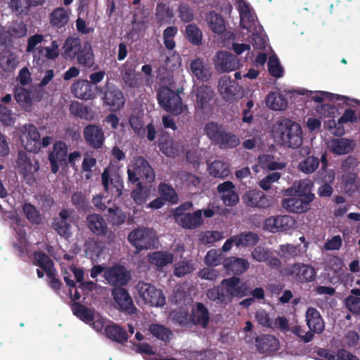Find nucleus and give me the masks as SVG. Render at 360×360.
I'll list each match as a JSON object with an SVG mask.
<instances>
[{
	"label": "nucleus",
	"instance_id": "412c9836",
	"mask_svg": "<svg viewBox=\"0 0 360 360\" xmlns=\"http://www.w3.org/2000/svg\"><path fill=\"white\" fill-rule=\"evenodd\" d=\"M104 277L110 285H124L130 278L129 274L121 266H115L104 271Z\"/></svg>",
	"mask_w": 360,
	"mask_h": 360
},
{
	"label": "nucleus",
	"instance_id": "72a5a7b5",
	"mask_svg": "<svg viewBox=\"0 0 360 360\" xmlns=\"http://www.w3.org/2000/svg\"><path fill=\"white\" fill-rule=\"evenodd\" d=\"M306 321L309 328L315 333H320L324 329V322L319 312L310 307L306 312Z\"/></svg>",
	"mask_w": 360,
	"mask_h": 360
},
{
	"label": "nucleus",
	"instance_id": "338daca9",
	"mask_svg": "<svg viewBox=\"0 0 360 360\" xmlns=\"http://www.w3.org/2000/svg\"><path fill=\"white\" fill-rule=\"evenodd\" d=\"M195 269L193 263L191 262L182 261L175 264L174 274L178 277L184 276L193 272Z\"/></svg>",
	"mask_w": 360,
	"mask_h": 360
},
{
	"label": "nucleus",
	"instance_id": "9d476101",
	"mask_svg": "<svg viewBox=\"0 0 360 360\" xmlns=\"http://www.w3.org/2000/svg\"><path fill=\"white\" fill-rule=\"evenodd\" d=\"M34 264L39 267V269H37L38 276L39 278L43 277L44 271L49 279L50 286L55 290L59 289L60 283L55 276L56 271L52 261L49 257L44 253L36 252L34 254Z\"/></svg>",
	"mask_w": 360,
	"mask_h": 360
},
{
	"label": "nucleus",
	"instance_id": "864d4df0",
	"mask_svg": "<svg viewBox=\"0 0 360 360\" xmlns=\"http://www.w3.org/2000/svg\"><path fill=\"white\" fill-rule=\"evenodd\" d=\"M259 165H256L253 167V169L255 172H259V167L270 170H276L282 169L285 166L283 163L274 162L272 157L270 155H263L259 157Z\"/></svg>",
	"mask_w": 360,
	"mask_h": 360
},
{
	"label": "nucleus",
	"instance_id": "f8f14e48",
	"mask_svg": "<svg viewBox=\"0 0 360 360\" xmlns=\"http://www.w3.org/2000/svg\"><path fill=\"white\" fill-rule=\"evenodd\" d=\"M160 105L167 111L179 115L183 112V105L179 95L167 87H161L158 94Z\"/></svg>",
	"mask_w": 360,
	"mask_h": 360
},
{
	"label": "nucleus",
	"instance_id": "2f4dec72",
	"mask_svg": "<svg viewBox=\"0 0 360 360\" xmlns=\"http://www.w3.org/2000/svg\"><path fill=\"white\" fill-rule=\"evenodd\" d=\"M256 347L261 353H271L278 349L279 342L274 336L262 335L256 339Z\"/></svg>",
	"mask_w": 360,
	"mask_h": 360
},
{
	"label": "nucleus",
	"instance_id": "cd10ccee",
	"mask_svg": "<svg viewBox=\"0 0 360 360\" xmlns=\"http://www.w3.org/2000/svg\"><path fill=\"white\" fill-rule=\"evenodd\" d=\"M112 294L116 304L118 307L128 313H134L136 310L133 304L131 298L127 292L123 288H114Z\"/></svg>",
	"mask_w": 360,
	"mask_h": 360
},
{
	"label": "nucleus",
	"instance_id": "e2e57ef3",
	"mask_svg": "<svg viewBox=\"0 0 360 360\" xmlns=\"http://www.w3.org/2000/svg\"><path fill=\"white\" fill-rule=\"evenodd\" d=\"M80 41L78 38L69 37L66 39L63 46L64 53L68 57H74L77 51Z\"/></svg>",
	"mask_w": 360,
	"mask_h": 360
},
{
	"label": "nucleus",
	"instance_id": "052dcab7",
	"mask_svg": "<svg viewBox=\"0 0 360 360\" xmlns=\"http://www.w3.org/2000/svg\"><path fill=\"white\" fill-rule=\"evenodd\" d=\"M217 143L223 148H233L239 144L240 140L236 135L224 131Z\"/></svg>",
	"mask_w": 360,
	"mask_h": 360
},
{
	"label": "nucleus",
	"instance_id": "603ef678",
	"mask_svg": "<svg viewBox=\"0 0 360 360\" xmlns=\"http://www.w3.org/2000/svg\"><path fill=\"white\" fill-rule=\"evenodd\" d=\"M104 251V245L101 242L90 241L86 244V254L93 261H98Z\"/></svg>",
	"mask_w": 360,
	"mask_h": 360
},
{
	"label": "nucleus",
	"instance_id": "aec40b11",
	"mask_svg": "<svg viewBox=\"0 0 360 360\" xmlns=\"http://www.w3.org/2000/svg\"><path fill=\"white\" fill-rule=\"evenodd\" d=\"M357 120V116L355 111L348 108L346 109L343 115L340 117L337 122L333 120H330L325 122V127L335 136H342L345 134L343 124L354 123Z\"/></svg>",
	"mask_w": 360,
	"mask_h": 360
},
{
	"label": "nucleus",
	"instance_id": "a19ab883",
	"mask_svg": "<svg viewBox=\"0 0 360 360\" xmlns=\"http://www.w3.org/2000/svg\"><path fill=\"white\" fill-rule=\"evenodd\" d=\"M352 142L345 139H332L328 143V148L337 155L347 153L352 150Z\"/></svg>",
	"mask_w": 360,
	"mask_h": 360
},
{
	"label": "nucleus",
	"instance_id": "39448f33",
	"mask_svg": "<svg viewBox=\"0 0 360 360\" xmlns=\"http://www.w3.org/2000/svg\"><path fill=\"white\" fill-rule=\"evenodd\" d=\"M297 93L300 95H305L308 101H314L321 103L326 101H342L349 106L360 105V101L352 99L348 97L338 94H333L323 91H309L305 89L297 90Z\"/></svg>",
	"mask_w": 360,
	"mask_h": 360
},
{
	"label": "nucleus",
	"instance_id": "a18cd8bd",
	"mask_svg": "<svg viewBox=\"0 0 360 360\" xmlns=\"http://www.w3.org/2000/svg\"><path fill=\"white\" fill-rule=\"evenodd\" d=\"M148 261L151 264L158 267H162L172 262L174 256L167 252H155L148 255Z\"/></svg>",
	"mask_w": 360,
	"mask_h": 360
},
{
	"label": "nucleus",
	"instance_id": "58836bf2",
	"mask_svg": "<svg viewBox=\"0 0 360 360\" xmlns=\"http://www.w3.org/2000/svg\"><path fill=\"white\" fill-rule=\"evenodd\" d=\"M208 173L215 178H225L230 173L229 165L221 160H214L207 165Z\"/></svg>",
	"mask_w": 360,
	"mask_h": 360
},
{
	"label": "nucleus",
	"instance_id": "c9c22d12",
	"mask_svg": "<svg viewBox=\"0 0 360 360\" xmlns=\"http://www.w3.org/2000/svg\"><path fill=\"white\" fill-rule=\"evenodd\" d=\"M88 227L96 235L103 236L108 231L107 224L103 217L98 214H91L87 217Z\"/></svg>",
	"mask_w": 360,
	"mask_h": 360
},
{
	"label": "nucleus",
	"instance_id": "4468645a",
	"mask_svg": "<svg viewBox=\"0 0 360 360\" xmlns=\"http://www.w3.org/2000/svg\"><path fill=\"white\" fill-rule=\"evenodd\" d=\"M174 319L176 320L180 324L185 325L190 321L205 327L209 321V316L207 309L202 304L198 303L192 309V314H188L184 311L177 315L176 313L172 314Z\"/></svg>",
	"mask_w": 360,
	"mask_h": 360
},
{
	"label": "nucleus",
	"instance_id": "4d7b16f0",
	"mask_svg": "<svg viewBox=\"0 0 360 360\" xmlns=\"http://www.w3.org/2000/svg\"><path fill=\"white\" fill-rule=\"evenodd\" d=\"M186 37L193 44L199 45L202 42V33L194 24H189L186 27Z\"/></svg>",
	"mask_w": 360,
	"mask_h": 360
},
{
	"label": "nucleus",
	"instance_id": "c03bdc74",
	"mask_svg": "<svg viewBox=\"0 0 360 360\" xmlns=\"http://www.w3.org/2000/svg\"><path fill=\"white\" fill-rule=\"evenodd\" d=\"M78 62L87 67H91L94 62L91 44L89 41L84 43L78 51Z\"/></svg>",
	"mask_w": 360,
	"mask_h": 360
},
{
	"label": "nucleus",
	"instance_id": "8fccbe9b",
	"mask_svg": "<svg viewBox=\"0 0 360 360\" xmlns=\"http://www.w3.org/2000/svg\"><path fill=\"white\" fill-rule=\"evenodd\" d=\"M15 98L25 110H30L33 99L31 96V92L25 88H19L16 89Z\"/></svg>",
	"mask_w": 360,
	"mask_h": 360
},
{
	"label": "nucleus",
	"instance_id": "0e129e2a",
	"mask_svg": "<svg viewBox=\"0 0 360 360\" xmlns=\"http://www.w3.org/2000/svg\"><path fill=\"white\" fill-rule=\"evenodd\" d=\"M255 319L257 323L263 326L269 328L274 327V316L264 309H259L257 311Z\"/></svg>",
	"mask_w": 360,
	"mask_h": 360
},
{
	"label": "nucleus",
	"instance_id": "473e14b6",
	"mask_svg": "<svg viewBox=\"0 0 360 360\" xmlns=\"http://www.w3.org/2000/svg\"><path fill=\"white\" fill-rule=\"evenodd\" d=\"M70 13V9L61 6L55 8L49 16L51 25L57 28L65 26L69 21Z\"/></svg>",
	"mask_w": 360,
	"mask_h": 360
},
{
	"label": "nucleus",
	"instance_id": "4c0bfd02",
	"mask_svg": "<svg viewBox=\"0 0 360 360\" xmlns=\"http://www.w3.org/2000/svg\"><path fill=\"white\" fill-rule=\"evenodd\" d=\"M319 354L325 360H359L357 356L343 349L338 350L337 352L322 349Z\"/></svg>",
	"mask_w": 360,
	"mask_h": 360
},
{
	"label": "nucleus",
	"instance_id": "6e6d98bb",
	"mask_svg": "<svg viewBox=\"0 0 360 360\" xmlns=\"http://www.w3.org/2000/svg\"><path fill=\"white\" fill-rule=\"evenodd\" d=\"M122 77L124 82L131 87H134L139 84V77L135 72L134 68L128 67L125 65L122 70Z\"/></svg>",
	"mask_w": 360,
	"mask_h": 360
},
{
	"label": "nucleus",
	"instance_id": "ddd939ff",
	"mask_svg": "<svg viewBox=\"0 0 360 360\" xmlns=\"http://www.w3.org/2000/svg\"><path fill=\"white\" fill-rule=\"evenodd\" d=\"M95 89H98V87L96 86ZM99 90L103 94L102 100L112 110H117L124 105L122 92L112 83L107 82Z\"/></svg>",
	"mask_w": 360,
	"mask_h": 360
},
{
	"label": "nucleus",
	"instance_id": "2eb2a0df",
	"mask_svg": "<svg viewBox=\"0 0 360 360\" xmlns=\"http://www.w3.org/2000/svg\"><path fill=\"white\" fill-rule=\"evenodd\" d=\"M128 240L138 250H141L154 247L156 236L152 230L139 229L130 233Z\"/></svg>",
	"mask_w": 360,
	"mask_h": 360
},
{
	"label": "nucleus",
	"instance_id": "6ab92c4d",
	"mask_svg": "<svg viewBox=\"0 0 360 360\" xmlns=\"http://www.w3.org/2000/svg\"><path fill=\"white\" fill-rule=\"evenodd\" d=\"M295 225V220L288 215H277L267 218L264 223V228L272 233L287 231Z\"/></svg>",
	"mask_w": 360,
	"mask_h": 360
},
{
	"label": "nucleus",
	"instance_id": "f257e3e1",
	"mask_svg": "<svg viewBox=\"0 0 360 360\" xmlns=\"http://www.w3.org/2000/svg\"><path fill=\"white\" fill-rule=\"evenodd\" d=\"M238 10L240 16V25L252 33V45L257 49L265 48L266 36L258 24L257 17L245 0H238Z\"/></svg>",
	"mask_w": 360,
	"mask_h": 360
},
{
	"label": "nucleus",
	"instance_id": "bf43d9fd",
	"mask_svg": "<svg viewBox=\"0 0 360 360\" xmlns=\"http://www.w3.org/2000/svg\"><path fill=\"white\" fill-rule=\"evenodd\" d=\"M174 13L167 6L162 4H160L157 6L156 8V18L158 21L161 23L169 22Z\"/></svg>",
	"mask_w": 360,
	"mask_h": 360
},
{
	"label": "nucleus",
	"instance_id": "e433bc0d",
	"mask_svg": "<svg viewBox=\"0 0 360 360\" xmlns=\"http://www.w3.org/2000/svg\"><path fill=\"white\" fill-rule=\"evenodd\" d=\"M266 106L273 110H283L288 106L285 98L279 92H271L266 98Z\"/></svg>",
	"mask_w": 360,
	"mask_h": 360
},
{
	"label": "nucleus",
	"instance_id": "79ce46f5",
	"mask_svg": "<svg viewBox=\"0 0 360 360\" xmlns=\"http://www.w3.org/2000/svg\"><path fill=\"white\" fill-rule=\"evenodd\" d=\"M190 68L193 76L199 80H207L210 77V69L200 59L191 61Z\"/></svg>",
	"mask_w": 360,
	"mask_h": 360
},
{
	"label": "nucleus",
	"instance_id": "f3484780",
	"mask_svg": "<svg viewBox=\"0 0 360 360\" xmlns=\"http://www.w3.org/2000/svg\"><path fill=\"white\" fill-rule=\"evenodd\" d=\"M214 65L219 72H229L238 69L240 65V60L233 54L221 51L214 57Z\"/></svg>",
	"mask_w": 360,
	"mask_h": 360
},
{
	"label": "nucleus",
	"instance_id": "7c9ffc66",
	"mask_svg": "<svg viewBox=\"0 0 360 360\" xmlns=\"http://www.w3.org/2000/svg\"><path fill=\"white\" fill-rule=\"evenodd\" d=\"M311 201H307L304 198L294 197L285 199L283 201V206L287 210L292 212L302 213L309 210V204Z\"/></svg>",
	"mask_w": 360,
	"mask_h": 360
},
{
	"label": "nucleus",
	"instance_id": "13d9d810",
	"mask_svg": "<svg viewBox=\"0 0 360 360\" xmlns=\"http://www.w3.org/2000/svg\"><path fill=\"white\" fill-rule=\"evenodd\" d=\"M352 292L354 295L349 296L345 300L347 307L353 313H360V290L354 289Z\"/></svg>",
	"mask_w": 360,
	"mask_h": 360
},
{
	"label": "nucleus",
	"instance_id": "f704fd0d",
	"mask_svg": "<svg viewBox=\"0 0 360 360\" xmlns=\"http://www.w3.org/2000/svg\"><path fill=\"white\" fill-rule=\"evenodd\" d=\"M68 217L69 212L63 210L60 212L59 217L55 219L53 224L54 230L65 238H68L71 234L70 225L67 221Z\"/></svg>",
	"mask_w": 360,
	"mask_h": 360
},
{
	"label": "nucleus",
	"instance_id": "ea45409f",
	"mask_svg": "<svg viewBox=\"0 0 360 360\" xmlns=\"http://www.w3.org/2000/svg\"><path fill=\"white\" fill-rule=\"evenodd\" d=\"M206 22L210 30L217 34H221L226 30L224 19L216 13H210L206 17Z\"/></svg>",
	"mask_w": 360,
	"mask_h": 360
},
{
	"label": "nucleus",
	"instance_id": "de8ad7c7",
	"mask_svg": "<svg viewBox=\"0 0 360 360\" xmlns=\"http://www.w3.org/2000/svg\"><path fill=\"white\" fill-rule=\"evenodd\" d=\"M249 266V263L244 259L231 257L225 260L224 266L229 271L234 274H241L245 271Z\"/></svg>",
	"mask_w": 360,
	"mask_h": 360
},
{
	"label": "nucleus",
	"instance_id": "c85d7f7f",
	"mask_svg": "<svg viewBox=\"0 0 360 360\" xmlns=\"http://www.w3.org/2000/svg\"><path fill=\"white\" fill-rule=\"evenodd\" d=\"M71 91L75 96L83 100H89L96 97L92 85L86 80H77L71 87Z\"/></svg>",
	"mask_w": 360,
	"mask_h": 360
},
{
	"label": "nucleus",
	"instance_id": "a211bd4d",
	"mask_svg": "<svg viewBox=\"0 0 360 360\" xmlns=\"http://www.w3.org/2000/svg\"><path fill=\"white\" fill-rule=\"evenodd\" d=\"M68 154V148L65 143L58 141L54 143L53 150L49 154V160L53 173H57L60 166L67 162Z\"/></svg>",
	"mask_w": 360,
	"mask_h": 360
},
{
	"label": "nucleus",
	"instance_id": "5701e85b",
	"mask_svg": "<svg viewBox=\"0 0 360 360\" xmlns=\"http://www.w3.org/2000/svg\"><path fill=\"white\" fill-rule=\"evenodd\" d=\"M217 191L224 204L232 207L239 202V196L235 191V186L231 181H225L217 186Z\"/></svg>",
	"mask_w": 360,
	"mask_h": 360
},
{
	"label": "nucleus",
	"instance_id": "dca6fc26",
	"mask_svg": "<svg viewBox=\"0 0 360 360\" xmlns=\"http://www.w3.org/2000/svg\"><path fill=\"white\" fill-rule=\"evenodd\" d=\"M17 169L25 179L30 180L39 170V165L34 155L20 151L18 153Z\"/></svg>",
	"mask_w": 360,
	"mask_h": 360
},
{
	"label": "nucleus",
	"instance_id": "393cba45",
	"mask_svg": "<svg viewBox=\"0 0 360 360\" xmlns=\"http://www.w3.org/2000/svg\"><path fill=\"white\" fill-rule=\"evenodd\" d=\"M287 271L290 275L295 276L300 281L303 282L312 281L316 276L314 269L303 264L290 266L287 269Z\"/></svg>",
	"mask_w": 360,
	"mask_h": 360
},
{
	"label": "nucleus",
	"instance_id": "37998d69",
	"mask_svg": "<svg viewBox=\"0 0 360 360\" xmlns=\"http://www.w3.org/2000/svg\"><path fill=\"white\" fill-rule=\"evenodd\" d=\"M160 148L167 156L175 157L179 154L181 150V144L179 141L166 138L160 141Z\"/></svg>",
	"mask_w": 360,
	"mask_h": 360
},
{
	"label": "nucleus",
	"instance_id": "09e8293b",
	"mask_svg": "<svg viewBox=\"0 0 360 360\" xmlns=\"http://www.w3.org/2000/svg\"><path fill=\"white\" fill-rule=\"evenodd\" d=\"M105 334L117 342H123L127 340L126 332L112 322L106 325Z\"/></svg>",
	"mask_w": 360,
	"mask_h": 360
},
{
	"label": "nucleus",
	"instance_id": "49530a36",
	"mask_svg": "<svg viewBox=\"0 0 360 360\" xmlns=\"http://www.w3.org/2000/svg\"><path fill=\"white\" fill-rule=\"evenodd\" d=\"M19 63V56L15 53L6 52L0 56V66L5 72H13Z\"/></svg>",
	"mask_w": 360,
	"mask_h": 360
},
{
	"label": "nucleus",
	"instance_id": "774afa93",
	"mask_svg": "<svg viewBox=\"0 0 360 360\" xmlns=\"http://www.w3.org/2000/svg\"><path fill=\"white\" fill-rule=\"evenodd\" d=\"M319 164V162L316 158L310 156L302 161L299 167L304 173H312L317 169Z\"/></svg>",
	"mask_w": 360,
	"mask_h": 360
},
{
	"label": "nucleus",
	"instance_id": "7ed1b4c3",
	"mask_svg": "<svg viewBox=\"0 0 360 360\" xmlns=\"http://www.w3.org/2000/svg\"><path fill=\"white\" fill-rule=\"evenodd\" d=\"M56 259L60 260L61 271L65 282L71 288L70 289V295L73 300L80 299V295L77 290L75 288L74 277L77 282H81L84 278V271L82 269L77 268L74 264L73 256L68 254H63L62 257L58 255Z\"/></svg>",
	"mask_w": 360,
	"mask_h": 360
},
{
	"label": "nucleus",
	"instance_id": "3c124183",
	"mask_svg": "<svg viewBox=\"0 0 360 360\" xmlns=\"http://www.w3.org/2000/svg\"><path fill=\"white\" fill-rule=\"evenodd\" d=\"M307 248L308 243H305L302 248L291 244H286L280 247V253L285 257H295L305 252Z\"/></svg>",
	"mask_w": 360,
	"mask_h": 360
},
{
	"label": "nucleus",
	"instance_id": "a878e982",
	"mask_svg": "<svg viewBox=\"0 0 360 360\" xmlns=\"http://www.w3.org/2000/svg\"><path fill=\"white\" fill-rule=\"evenodd\" d=\"M221 284L229 301L230 300V297H242L246 295V288L240 283L239 278L236 277L224 280Z\"/></svg>",
	"mask_w": 360,
	"mask_h": 360
},
{
	"label": "nucleus",
	"instance_id": "6e6552de",
	"mask_svg": "<svg viewBox=\"0 0 360 360\" xmlns=\"http://www.w3.org/2000/svg\"><path fill=\"white\" fill-rule=\"evenodd\" d=\"M136 290L139 298L146 304L159 307L165 304V297L162 291L151 284L139 283L136 285Z\"/></svg>",
	"mask_w": 360,
	"mask_h": 360
},
{
	"label": "nucleus",
	"instance_id": "9b49d317",
	"mask_svg": "<svg viewBox=\"0 0 360 360\" xmlns=\"http://www.w3.org/2000/svg\"><path fill=\"white\" fill-rule=\"evenodd\" d=\"M22 146L29 152H37L41 147L40 135L32 124H25L18 131Z\"/></svg>",
	"mask_w": 360,
	"mask_h": 360
},
{
	"label": "nucleus",
	"instance_id": "b1692460",
	"mask_svg": "<svg viewBox=\"0 0 360 360\" xmlns=\"http://www.w3.org/2000/svg\"><path fill=\"white\" fill-rule=\"evenodd\" d=\"M243 202L251 207H267L270 205L269 200L264 193L256 189L246 191L242 197Z\"/></svg>",
	"mask_w": 360,
	"mask_h": 360
},
{
	"label": "nucleus",
	"instance_id": "69168bd1",
	"mask_svg": "<svg viewBox=\"0 0 360 360\" xmlns=\"http://www.w3.org/2000/svg\"><path fill=\"white\" fill-rule=\"evenodd\" d=\"M269 71L270 74L275 77L283 76V70L280 64L278 58L275 54L269 56L268 62Z\"/></svg>",
	"mask_w": 360,
	"mask_h": 360
},
{
	"label": "nucleus",
	"instance_id": "f03ea898",
	"mask_svg": "<svg viewBox=\"0 0 360 360\" xmlns=\"http://www.w3.org/2000/svg\"><path fill=\"white\" fill-rule=\"evenodd\" d=\"M274 138L283 145L290 148H298L302 143L301 126L290 120L276 122L272 127Z\"/></svg>",
	"mask_w": 360,
	"mask_h": 360
},
{
	"label": "nucleus",
	"instance_id": "0eeeda50",
	"mask_svg": "<svg viewBox=\"0 0 360 360\" xmlns=\"http://www.w3.org/2000/svg\"><path fill=\"white\" fill-rule=\"evenodd\" d=\"M72 311L74 314L79 319L89 324L94 329L100 333H105L106 325L111 322L105 319L100 314H94L91 309L80 304H74Z\"/></svg>",
	"mask_w": 360,
	"mask_h": 360
},
{
	"label": "nucleus",
	"instance_id": "bb28decb",
	"mask_svg": "<svg viewBox=\"0 0 360 360\" xmlns=\"http://www.w3.org/2000/svg\"><path fill=\"white\" fill-rule=\"evenodd\" d=\"M219 90L223 98L228 101H233L240 91V87L229 77H222L219 82Z\"/></svg>",
	"mask_w": 360,
	"mask_h": 360
},
{
	"label": "nucleus",
	"instance_id": "5fc2aeb1",
	"mask_svg": "<svg viewBox=\"0 0 360 360\" xmlns=\"http://www.w3.org/2000/svg\"><path fill=\"white\" fill-rule=\"evenodd\" d=\"M44 41V37L40 34H34L30 37L27 41L26 51L31 53L34 58H38L39 50L42 49L41 43Z\"/></svg>",
	"mask_w": 360,
	"mask_h": 360
},
{
	"label": "nucleus",
	"instance_id": "680f3d73",
	"mask_svg": "<svg viewBox=\"0 0 360 360\" xmlns=\"http://www.w3.org/2000/svg\"><path fill=\"white\" fill-rule=\"evenodd\" d=\"M236 246H252L257 243V236L253 233H242L236 236Z\"/></svg>",
	"mask_w": 360,
	"mask_h": 360
},
{
	"label": "nucleus",
	"instance_id": "423d86ee",
	"mask_svg": "<svg viewBox=\"0 0 360 360\" xmlns=\"http://www.w3.org/2000/svg\"><path fill=\"white\" fill-rule=\"evenodd\" d=\"M102 184L104 190L110 193L112 198H118L121 195L123 184L118 169L112 165L105 168L101 175Z\"/></svg>",
	"mask_w": 360,
	"mask_h": 360
},
{
	"label": "nucleus",
	"instance_id": "c756f323",
	"mask_svg": "<svg viewBox=\"0 0 360 360\" xmlns=\"http://www.w3.org/2000/svg\"><path fill=\"white\" fill-rule=\"evenodd\" d=\"M84 137L86 142L94 148L101 147L104 141L102 129L95 125H89L84 129Z\"/></svg>",
	"mask_w": 360,
	"mask_h": 360
},
{
	"label": "nucleus",
	"instance_id": "4be33fe9",
	"mask_svg": "<svg viewBox=\"0 0 360 360\" xmlns=\"http://www.w3.org/2000/svg\"><path fill=\"white\" fill-rule=\"evenodd\" d=\"M312 182L309 179H304L294 184L291 188L286 190L285 195H295L307 199V201H312L314 195L311 193Z\"/></svg>",
	"mask_w": 360,
	"mask_h": 360
},
{
	"label": "nucleus",
	"instance_id": "20e7f679",
	"mask_svg": "<svg viewBox=\"0 0 360 360\" xmlns=\"http://www.w3.org/2000/svg\"><path fill=\"white\" fill-rule=\"evenodd\" d=\"M128 180L131 183L137 182L140 179H145L151 182L155 179V174L151 167L142 158H134L127 169Z\"/></svg>",
	"mask_w": 360,
	"mask_h": 360
},
{
	"label": "nucleus",
	"instance_id": "1a4fd4ad",
	"mask_svg": "<svg viewBox=\"0 0 360 360\" xmlns=\"http://www.w3.org/2000/svg\"><path fill=\"white\" fill-rule=\"evenodd\" d=\"M190 207V204L179 206L173 211V215L175 221L182 227L195 229L200 226L203 222L202 217V211L198 210L193 214H190L186 212Z\"/></svg>",
	"mask_w": 360,
	"mask_h": 360
}]
</instances>
